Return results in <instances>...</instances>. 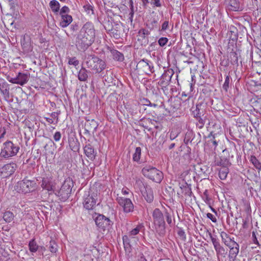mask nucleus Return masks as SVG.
Returning a JSON list of instances; mask_svg holds the SVG:
<instances>
[{
	"label": "nucleus",
	"mask_w": 261,
	"mask_h": 261,
	"mask_svg": "<svg viewBox=\"0 0 261 261\" xmlns=\"http://www.w3.org/2000/svg\"><path fill=\"white\" fill-rule=\"evenodd\" d=\"M130 237H131L129 236V234H128V235L124 236L122 238L123 242V244H124L125 248H127V247H126L127 246H128V247L130 246V239H129Z\"/></svg>",
	"instance_id": "45"
},
{
	"label": "nucleus",
	"mask_w": 261,
	"mask_h": 261,
	"mask_svg": "<svg viewBox=\"0 0 261 261\" xmlns=\"http://www.w3.org/2000/svg\"><path fill=\"white\" fill-rule=\"evenodd\" d=\"M177 234L180 238L183 240L185 241L186 239V235L184 230L181 228H179L177 231Z\"/></svg>",
	"instance_id": "47"
},
{
	"label": "nucleus",
	"mask_w": 261,
	"mask_h": 261,
	"mask_svg": "<svg viewBox=\"0 0 261 261\" xmlns=\"http://www.w3.org/2000/svg\"><path fill=\"white\" fill-rule=\"evenodd\" d=\"M142 173L144 176L156 183H160L164 177L161 171L150 165L144 167L142 169Z\"/></svg>",
	"instance_id": "4"
},
{
	"label": "nucleus",
	"mask_w": 261,
	"mask_h": 261,
	"mask_svg": "<svg viewBox=\"0 0 261 261\" xmlns=\"http://www.w3.org/2000/svg\"><path fill=\"white\" fill-rule=\"evenodd\" d=\"M17 165L14 163L7 164L3 167V170L8 175H12L16 170Z\"/></svg>",
	"instance_id": "24"
},
{
	"label": "nucleus",
	"mask_w": 261,
	"mask_h": 261,
	"mask_svg": "<svg viewBox=\"0 0 261 261\" xmlns=\"http://www.w3.org/2000/svg\"><path fill=\"white\" fill-rule=\"evenodd\" d=\"M240 56V53L238 51H231L228 56V60L231 64L238 66L239 65V57Z\"/></svg>",
	"instance_id": "21"
},
{
	"label": "nucleus",
	"mask_w": 261,
	"mask_h": 261,
	"mask_svg": "<svg viewBox=\"0 0 261 261\" xmlns=\"http://www.w3.org/2000/svg\"><path fill=\"white\" fill-rule=\"evenodd\" d=\"M208 138L210 139V140L208 141L211 147L214 146L215 148L217 146L218 143L215 140V136L212 135L211 133V135L208 136Z\"/></svg>",
	"instance_id": "44"
},
{
	"label": "nucleus",
	"mask_w": 261,
	"mask_h": 261,
	"mask_svg": "<svg viewBox=\"0 0 261 261\" xmlns=\"http://www.w3.org/2000/svg\"><path fill=\"white\" fill-rule=\"evenodd\" d=\"M61 17L60 25L62 28L67 27L72 21V17L70 15H62Z\"/></svg>",
	"instance_id": "25"
},
{
	"label": "nucleus",
	"mask_w": 261,
	"mask_h": 261,
	"mask_svg": "<svg viewBox=\"0 0 261 261\" xmlns=\"http://www.w3.org/2000/svg\"><path fill=\"white\" fill-rule=\"evenodd\" d=\"M49 6L54 13L58 12L60 10V4L56 0H52L49 3Z\"/></svg>",
	"instance_id": "33"
},
{
	"label": "nucleus",
	"mask_w": 261,
	"mask_h": 261,
	"mask_svg": "<svg viewBox=\"0 0 261 261\" xmlns=\"http://www.w3.org/2000/svg\"><path fill=\"white\" fill-rule=\"evenodd\" d=\"M207 217L211 219L212 222H217V219L211 213H207L206 214Z\"/></svg>",
	"instance_id": "60"
},
{
	"label": "nucleus",
	"mask_w": 261,
	"mask_h": 261,
	"mask_svg": "<svg viewBox=\"0 0 261 261\" xmlns=\"http://www.w3.org/2000/svg\"><path fill=\"white\" fill-rule=\"evenodd\" d=\"M21 43L23 48L28 49V48H29L30 47V43L25 42V37L24 38L23 40L21 41Z\"/></svg>",
	"instance_id": "63"
},
{
	"label": "nucleus",
	"mask_w": 261,
	"mask_h": 261,
	"mask_svg": "<svg viewBox=\"0 0 261 261\" xmlns=\"http://www.w3.org/2000/svg\"><path fill=\"white\" fill-rule=\"evenodd\" d=\"M85 11L88 15H92L94 13L93 7L89 4H87L83 6Z\"/></svg>",
	"instance_id": "43"
},
{
	"label": "nucleus",
	"mask_w": 261,
	"mask_h": 261,
	"mask_svg": "<svg viewBox=\"0 0 261 261\" xmlns=\"http://www.w3.org/2000/svg\"><path fill=\"white\" fill-rule=\"evenodd\" d=\"M229 172V169L226 167H222L219 170V176L222 180L226 179Z\"/></svg>",
	"instance_id": "31"
},
{
	"label": "nucleus",
	"mask_w": 261,
	"mask_h": 261,
	"mask_svg": "<svg viewBox=\"0 0 261 261\" xmlns=\"http://www.w3.org/2000/svg\"><path fill=\"white\" fill-rule=\"evenodd\" d=\"M111 54L113 56V58L114 60L118 61H123L124 60V56L123 55L115 49H111Z\"/></svg>",
	"instance_id": "29"
},
{
	"label": "nucleus",
	"mask_w": 261,
	"mask_h": 261,
	"mask_svg": "<svg viewBox=\"0 0 261 261\" xmlns=\"http://www.w3.org/2000/svg\"><path fill=\"white\" fill-rule=\"evenodd\" d=\"M150 3L154 7H161L162 6L161 0H151Z\"/></svg>",
	"instance_id": "53"
},
{
	"label": "nucleus",
	"mask_w": 261,
	"mask_h": 261,
	"mask_svg": "<svg viewBox=\"0 0 261 261\" xmlns=\"http://www.w3.org/2000/svg\"><path fill=\"white\" fill-rule=\"evenodd\" d=\"M96 196L93 194H91L89 191L86 192L84 196L83 204L85 208L87 210H92L96 205Z\"/></svg>",
	"instance_id": "10"
},
{
	"label": "nucleus",
	"mask_w": 261,
	"mask_h": 261,
	"mask_svg": "<svg viewBox=\"0 0 261 261\" xmlns=\"http://www.w3.org/2000/svg\"><path fill=\"white\" fill-rule=\"evenodd\" d=\"M150 34V31L145 29H142L139 31L138 40L140 42L142 45L146 46L148 44V36Z\"/></svg>",
	"instance_id": "12"
},
{
	"label": "nucleus",
	"mask_w": 261,
	"mask_h": 261,
	"mask_svg": "<svg viewBox=\"0 0 261 261\" xmlns=\"http://www.w3.org/2000/svg\"><path fill=\"white\" fill-rule=\"evenodd\" d=\"M239 252V246L234 248H230L228 257L230 261H234Z\"/></svg>",
	"instance_id": "27"
},
{
	"label": "nucleus",
	"mask_w": 261,
	"mask_h": 261,
	"mask_svg": "<svg viewBox=\"0 0 261 261\" xmlns=\"http://www.w3.org/2000/svg\"><path fill=\"white\" fill-rule=\"evenodd\" d=\"M88 77V71L85 68L82 67L78 73V79L80 81H86Z\"/></svg>",
	"instance_id": "28"
},
{
	"label": "nucleus",
	"mask_w": 261,
	"mask_h": 261,
	"mask_svg": "<svg viewBox=\"0 0 261 261\" xmlns=\"http://www.w3.org/2000/svg\"><path fill=\"white\" fill-rule=\"evenodd\" d=\"M111 36L116 39L121 38L123 34V29L121 24H115V25L110 30Z\"/></svg>",
	"instance_id": "15"
},
{
	"label": "nucleus",
	"mask_w": 261,
	"mask_h": 261,
	"mask_svg": "<svg viewBox=\"0 0 261 261\" xmlns=\"http://www.w3.org/2000/svg\"><path fill=\"white\" fill-rule=\"evenodd\" d=\"M41 187L43 189H45L48 191H52L53 187L52 185L49 181V179L47 178H43L42 181Z\"/></svg>",
	"instance_id": "32"
},
{
	"label": "nucleus",
	"mask_w": 261,
	"mask_h": 261,
	"mask_svg": "<svg viewBox=\"0 0 261 261\" xmlns=\"http://www.w3.org/2000/svg\"><path fill=\"white\" fill-rule=\"evenodd\" d=\"M252 241L253 242V243L255 244H257L258 245L259 244V243L257 240V238H256V234H255V232L254 231H253L252 232Z\"/></svg>",
	"instance_id": "64"
},
{
	"label": "nucleus",
	"mask_w": 261,
	"mask_h": 261,
	"mask_svg": "<svg viewBox=\"0 0 261 261\" xmlns=\"http://www.w3.org/2000/svg\"><path fill=\"white\" fill-rule=\"evenodd\" d=\"M154 67L153 65V64L151 62L149 61V64H148V71L147 74L148 75H150L151 73H152L154 72Z\"/></svg>",
	"instance_id": "51"
},
{
	"label": "nucleus",
	"mask_w": 261,
	"mask_h": 261,
	"mask_svg": "<svg viewBox=\"0 0 261 261\" xmlns=\"http://www.w3.org/2000/svg\"><path fill=\"white\" fill-rule=\"evenodd\" d=\"M19 146L11 141H7L3 144L0 155L2 158L8 159L17 154L19 150Z\"/></svg>",
	"instance_id": "5"
},
{
	"label": "nucleus",
	"mask_w": 261,
	"mask_h": 261,
	"mask_svg": "<svg viewBox=\"0 0 261 261\" xmlns=\"http://www.w3.org/2000/svg\"><path fill=\"white\" fill-rule=\"evenodd\" d=\"M169 22L168 21H165L163 22L162 25V29L161 31H165L168 28Z\"/></svg>",
	"instance_id": "62"
},
{
	"label": "nucleus",
	"mask_w": 261,
	"mask_h": 261,
	"mask_svg": "<svg viewBox=\"0 0 261 261\" xmlns=\"http://www.w3.org/2000/svg\"><path fill=\"white\" fill-rule=\"evenodd\" d=\"M98 126V124L94 119L87 120L84 124L85 134L90 135L94 133Z\"/></svg>",
	"instance_id": "13"
},
{
	"label": "nucleus",
	"mask_w": 261,
	"mask_h": 261,
	"mask_svg": "<svg viewBox=\"0 0 261 261\" xmlns=\"http://www.w3.org/2000/svg\"><path fill=\"white\" fill-rule=\"evenodd\" d=\"M59 114H60V112L59 113L58 112H53L50 114L51 117L54 119H56L55 124H56L58 122V121H59L58 116H59Z\"/></svg>",
	"instance_id": "55"
},
{
	"label": "nucleus",
	"mask_w": 261,
	"mask_h": 261,
	"mask_svg": "<svg viewBox=\"0 0 261 261\" xmlns=\"http://www.w3.org/2000/svg\"><path fill=\"white\" fill-rule=\"evenodd\" d=\"M29 246V250L32 252H36L39 247L35 239H32L30 241Z\"/></svg>",
	"instance_id": "35"
},
{
	"label": "nucleus",
	"mask_w": 261,
	"mask_h": 261,
	"mask_svg": "<svg viewBox=\"0 0 261 261\" xmlns=\"http://www.w3.org/2000/svg\"><path fill=\"white\" fill-rule=\"evenodd\" d=\"M0 90L2 93H4L9 92V85L4 82L0 81Z\"/></svg>",
	"instance_id": "37"
},
{
	"label": "nucleus",
	"mask_w": 261,
	"mask_h": 261,
	"mask_svg": "<svg viewBox=\"0 0 261 261\" xmlns=\"http://www.w3.org/2000/svg\"><path fill=\"white\" fill-rule=\"evenodd\" d=\"M249 159L250 162L253 164L256 169H257L259 171L261 170V163L254 155H250Z\"/></svg>",
	"instance_id": "30"
},
{
	"label": "nucleus",
	"mask_w": 261,
	"mask_h": 261,
	"mask_svg": "<svg viewBox=\"0 0 261 261\" xmlns=\"http://www.w3.org/2000/svg\"><path fill=\"white\" fill-rule=\"evenodd\" d=\"M85 63L87 68L95 73H100L106 68L104 61L94 55H88L85 58Z\"/></svg>",
	"instance_id": "3"
},
{
	"label": "nucleus",
	"mask_w": 261,
	"mask_h": 261,
	"mask_svg": "<svg viewBox=\"0 0 261 261\" xmlns=\"http://www.w3.org/2000/svg\"><path fill=\"white\" fill-rule=\"evenodd\" d=\"M198 121L196 125L199 128H202L203 127L205 124V117L203 116H198L195 117Z\"/></svg>",
	"instance_id": "38"
},
{
	"label": "nucleus",
	"mask_w": 261,
	"mask_h": 261,
	"mask_svg": "<svg viewBox=\"0 0 261 261\" xmlns=\"http://www.w3.org/2000/svg\"><path fill=\"white\" fill-rule=\"evenodd\" d=\"M154 229L160 236H163L166 233L165 221L162 212L159 208H155L152 213Z\"/></svg>",
	"instance_id": "2"
},
{
	"label": "nucleus",
	"mask_w": 261,
	"mask_h": 261,
	"mask_svg": "<svg viewBox=\"0 0 261 261\" xmlns=\"http://www.w3.org/2000/svg\"><path fill=\"white\" fill-rule=\"evenodd\" d=\"M173 74L174 71L171 69H168L164 71L158 82V85L161 87L162 89L166 88L169 85Z\"/></svg>",
	"instance_id": "9"
},
{
	"label": "nucleus",
	"mask_w": 261,
	"mask_h": 261,
	"mask_svg": "<svg viewBox=\"0 0 261 261\" xmlns=\"http://www.w3.org/2000/svg\"><path fill=\"white\" fill-rule=\"evenodd\" d=\"M202 198L206 203H208L210 201V198L208 197V191L205 190L203 193Z\"/></svg>",
	"instance_id": "52"
},
{
	"label": "nucleus",
	"mask_w": 261,
	"mask_h": 261,
	"mask_svg": "<svg viewBox=\"0 0 261 261\" xmlns=\"http://www.w3.org/2000/svg\"><path fill=\"white\" fill-rule=\"evenodd\" d=\"M95 30L92 23L87 22L81 28L77 35L75 45L79 50H85L95 40Z\"/></svg>",
	"instance_id": "1"
},
{
	"label": "nucleus",
	"mask_w": 261,
	"mask_h": 261,
	"mask_svg": "<svg viewBox=\"0 0 261 261\" xmlns=\"http://www.w3.org/2000/svg\"><path fill=\"white\" fill-rule=\"evenodd\" d=\"M143 196L148 202L151 203L153 201L154 199L153 193V190L150 187L146 186L145 187V192L143 194Z\"/></svg>",
	"instance_id": "23"
},
{
	"label": "nucleus",
	"mask_w": 261,
	"mask_h": 261,
	"mask_svg": "<svg viewBox=\"0 0 261 261\" xmlns=\"http://www.w3.org/2000/svg\"><path fill=\"white\" fill-rule=\"evenodd\" d=\"M158 20L155 18H153L150 22V24L151 25V27L150 28V30H153L154 28H158Z\"/></svg>",
	"instance_id": "54"
},
{
	"label": "nucleus",
	"mask_w": 261,
	"mask_h": 261,
	"mask_svg": "<svg viewBox=\"0 0 261 261\" xmlns=\"http://www.w3.org/2000/svg\"><path fill=\"white\" fill-rule=\"evenodd\" d=\"M84 152L86 155L91 160L93 161L95 159L96 153L95 152L94 149L92 146L88 144L86 145L84 148Z\"/></svg>",
	"instance_id": "19"
},
{
	"label": "nucleus",
	"mask_w": 261,
	"mask_h": 261,
	"mask_svg": "<svg viewBox=\"0 0 261 261\" xmlns=\"http://www.w3.org/2000/svg\"><path fill=\"white\" fill-rule=\"evenodd\" d=\"M226 246L230 249V248L232 249L233 248L239 246V245L234 240H233Z\"/></svg>",
	"instance_id": "58"
},
{
	"label": "nucleus",
	"mask_w": 261,
	"mask_h": 261,
	"mask_svg": "<svg viewBox=\"0 0 261 261\" xmlns=\"http://www.w3.org/2000/svg\"><path fill=\"white\" fill-rule=\"evenodd\" d=\"M73 182L70 178L66 179L63 184L60 190L57 192L56 195L60 199L64 201L70 196L72 190Z\"/></svg>",
	"instance_id": "7"
},
{
	"label": "nucleus",
	"mask_w": 261,
	"mask_h": 261,
	"mask_svg": "<svg viewBox=\"0 0 261 261\" xmlns=\"http://www.w3.org/2000/svg\"><path fill=\"white\" fill-rule=\"evenodd\" d=\"M3 218L6 222L9 223L14 219V215L12 212L7 211L4 213Z\"/></svg>",
	"instance_id": "36"
},
{
	"label": "nucleus",
	"mask_w": 261,
	"mask_h": 261,
	"mask_svg": "<svg viewBox=\"0 0 261 261\" xmlns=\"http://www.w3.org/2000/svg\"><path fill=\"white\" fill-rule=\"evenodd\" d=\"M116 200L119 204L123 207L125 213H129L133 211L134 204L130 199L118 197Z\"/></svg>",
	"instance_id": "11"
},
{
	"label": "nucleus",
	"mask_w": 261,
	"mask_h": 261,
	"mask_svg": "<svg viewBox=\"0 0 261 261\" xmlns=\"http://www.w3.org/2000/svg\"><path fill=\"white\" fill-rule=\"evenodd\" d=\"M3 96L4 97V99L8 101V102H11L12 101L13 99L10 95V92H7L6 93L3 94Z\"/></svg>",
	"instance_id": "56"
},
{
	"label": "nucleus",
	"mask_w": 261,
	"mask_h": 261,
	"mask_svg": "<svg viewBox=\"0 0 261 261\" xmlns=\"http://www.w3.org/2000/svg\"><path fill=\"white\" fill-rule=\"evenodd\" d=\"M231 82V79L229 75H226L224 83L223 85L222 88L225 92H227L229 84Z\"/></svg>",
	"instance_id": "41"
},
{
	"label": "nucleus",
	"mask_w": 261,
	"mask_h": 261,
	"mask_svg": "<svg viewBox=\"0 0 261 261\" xmlns=\"http://www.w3.org/2000/svg\"><path fill=\"white\" fill-rule=\"evenodd\" d=\"M69 12V9L67 6L63 7L60 11V15L61 16L68 15V13Z\"/></svg>",
	"instance_id": "50"
},
{
	"label": "nucleus",
	"mask_w": 261,
	"mask_h": 261,
	"mask_svg": "<svg viewBox=\"0 0 261 261\" xmlns=\"http://www.w3.org/2000/svg\"><path fill=\"white\" fill-rule=\"evenodd\" d=\"M168 41V39L166 37H161L158 40V43L160 46L163 47L165 46Z\"/></svg>",
	"instance_id": "49"
},
{
	"label": "nucleus",
	"mask_w": 261,
	"mask_h": 261,
	"mask_svg": "<svg viewBox=\"0 0 261 261\" xmlns=\"http://www.w3.org/2000/svg\"><path fill=\"white\" fill-rule=\"evenodd\" d=\"M134 15V6L132 7V9H130V12L129 13V18L128 19L131 22H132L133 20V17Z\"/></svg>",
	"instance_id": "61"
},
{
	"label": "nucleus",
	"mask_w": 261,
	"mask_h": 261,
	"mask_svg": "<svg viewBox=\"0 0 261 261\" xmlns=\"http://www.w3.org/2000/svg\"><path fill=\"white\" fill-rule=\"evenodd\" d=\"M16 77V84L22 86L28 82L30 75L28 73L19 72Z\"/></svg>",
	"instance_id": "20"
},
{
	"label": "nucleus",
	"mask_w": 261,
	"mask_h": 261,
	"mask_svg": "<svg viewBox=\"0 0 261 261\" xmlns=\"http://www.w3.org/2000/svg\"><path fill=\"white\" fill-rule=\"evenodd\" d=\"M9 259L8 253L2 248H0V261H8Z\"/></svg>",
	"instance_id": "40"
},
{
	"label": "nucleus",
	"mask_w": 261,
	"mask_h": 261,
	"mask_svg": "<svg viewBox=\"0 0 261 261\" xmlns=\"http://www.w3.org/2000/svg\"><path fill=\"white\" fill-rule=\"evenodd\" d=\"M144 228V226L142 224L138 225L135 228L132 229L128 232L129 236L132 237L133 238L134 236L138 234L140 231Z\"/></svg>",
	"instance_id": "34"
},
{
	"label": "nucleus",
	"mask_w": 261,
	"mask_h": 261,
	"mask_svg": "<svg viewBox=\"0 0 261 261\" xmlns=\"http://www.w3.org/2000/svg\"><path fill=\"white\" fill-rule=\"evenodd\" d=\"M49 250L52 253H56L58 250V245L55 241H50L49 244Z\"/></svg>",
	"instance_id": "42"
},
{
	"label": "nucleus",
	"mask_w": 261,
	"mask_h": 261,
	"mask_svg": "<svg viewBox=\"0 0 261 261\" xmlns=\"http://www.w3.org/2000/svg\"><path fill=\"white\" fill-rule=\"evenodd\" d=\"M141 154V148L140 147H136L135 152L133 154V160L135 162H138L140 159Z\"/></svg>",
	"instance_id": "39"
},
{
	"label": "nucleus",
	"mask_w": 261,
	"mask_h": 261,
	"mask_svg": "<svg viewBox=\"0 0 261 261\" xmlns=\"http://www.w3.org/2000/svg\"><path fill=\"white\" fill-rule=\"evenodd\" d=\"M195 170L199 176H202L203 178L208 176L210 173V167L203 164H199L196 166Z\"/></svg>",
	"instance_id": "16"
},
{
	"label": "nucleus",
	"mask_w": 261,
	"mask_h": 261,
	"mask_svg": "<svg viewBox=\"0 0 261 261\" xmlns=\"http://www.w3.org/2000/svg\"><path fill=\"white\" fill-rule=\"evenodd\" d=\"M252 103L254 109H256L257 111L261 110V98L253 101Z\"/></svg>",
	"instance_id": "46"
},
{
	"label": "nucleus",
	"mask_w": 261,
	"mask_h": 261,
	"mask_svg": "<svg viewBox=\"0 0 261 261\" xmlns=\"http://www.w3.org/2000/svg\"><path fill=\"white\" fill-rule=\"evenodd\" d=\"M95 222L99 231L109 230L113 224L109 218L101 214H99L95 218Z\"/></svg>",
	"instance_id": "8"
},
{
	"label": "nucleus",
	"mask_w": 261,
	"mask_h": 261,
	"mask_svg": "<svg viewBox=\"0 0 261 261\" xmlns=\"http://www.w3.org/2000/svg\"><path fill=\"white\" fill-rule=\"evenodd\" d=\"M210 235L211 241L216 250L217 255L218 256L219 255H223L224 256L226 254V252L224 248L221 245L219 241L216 238H214L212 236L211 233H210Z\"/></svg>",
	"instance_id": "14"
},
{
	"label": "nucleus",
	"mask_w": 261,
	"mask_h": 261,
	"mask_svg": "<svg viewBox=\"0 0 261 261\" xmlns=\"http://www.w3.org/2000/svg\"><path fill=\"white\" fill-rule=\"evenodd\" d=\"M149 60L143 59L140 61L137 65V68L140 69L144 73L147 74Z\"/></svg>",
	"instance_id": "22"
},
{
	"label": "nucleus",
	"mask_w": 261,
	"mask_h": 261,
	"mask_svg": "<svg viewBox=\"0 0 261 261\" xmlns=\"http://www.w3.org/2000/svg\"><path fill=\"white\" fill-rule=\"evenodd\" d=\"M68 64L76 66L79 64V61L76 59V57L70 58L68 60Z\"/></svg>",
	"instance_id": "48"
},
{
	"label": "nucleus",
	"mask_w": 261,
	"mask_h": 261,
	"mask_svg": "<svg viewBox=\"0 0 261 261\" xmlns=\"http://www.w3.org/2000/svg\"><path fill=\"white\" fill-rule=\"evenodd\" d=\"M36 187L35 180L24 179L17 182L15 186V189L19 193L27 194L34 191Z\"/></svg>",
	"instance_id": "6"
},
{
	"label": "nucleus",
	"mask_w": 261,
	"mask_h": 261,
	"mask_svg": "<svg viewBox=\"0 0 261 261\" xmlns=\"http://www.w3.org/2000/svg\"><path fill=\"white\" fill-rule=\"evenodd\" d=\"M227 9L230 11H238L240 10V3L237 0H225Z\"/></svg>",
	"instance_id": "18"
},
{
	"label": "nucleus",
	"mask_w": 261,
	"mask_h": 261,
	"mask_svg": "<svg viewBox=\"0 0 261 261\" xmlns=\"http://www.w3.org/2000/svg\"><path fill=\"white\" fill-rule=\"evenodd\" d=\"M165 216L166 218V220H167L168 224L170 225L172 223V218H171V215L169 213L166 212L165 213Z\"/></svg>",
	"instance_id": "57"
},
{
	"label": "nucleus",
	"mask_w": 261,
	"mask_h": 261,
	"mask_svg": "<svg viewBox=\"0 0 261 261\" xmlns=\"http://www.w3.org/2000/svg\"><path fill=\"white\" fill-rule=\"evenodd\" d=\"M222 242L227 245L232 241L234 240L233 238H231L230 236L224 231H222L220 233Z\"/></svg>",
	"instance_id": "26"
},
{
	"label": "nucleus",
	"mask_w": 261,
	"mask_h": 261,
	"mask_svg": "<svg viewBox=\"0 0 261 261\" xmlns=\"http://www.w3.org/2000/svg\"><path fill=\"white\" fill-rule=\"evenodd\" d=\"M204 107L205 106L202 102H199L196 104L195 107H193L191 110L194 117L203 116L204 114Z\"/></svg>",
	"instance_id": "17"
},
{
	"label": "nucleus",
	"mask_w": 261,
	"mask_h": 261,
	"mask_svg": "<svg viewBox=\"0 0 261 261\" xmlns=\"http://www.w3.org/2000/svg\"><path fill=\"white\" fill-rule=\"evenodd\" d=\"M61 137V134L60 132H57L54 135V139L55 141H59Z\"/></svg>",
	"instance_id": "59"
}]
</instances>
